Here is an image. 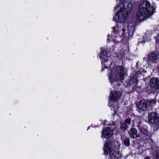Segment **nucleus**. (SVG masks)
Instances as JSON below:
<instances>
[{
    "label": "nucleus",
    "mask_w": 159,
    "mask_h": 159,
    "mask_svg": "<svg viewBox=\"0 0 159 159\" xmlns=\"http://www.w3.org/2000/svg\"><path fill=\"white\" fill-rule=\"evenodd\" d=\"M114 17L113 18V20L116 22H119L117 26L112 28L113 33L116 34L114 37H118L120 35L127 37V34L129 35L131 32H132L133 28L131 23H128L126 22L122 23L123 21H116L114 19Z\"/></svg>",
    "instance_id": "3"
},
{
    "label": "nucleus",
    "mask_w": 159,
    "mask_h": 159,
    "mask_svg": "<svg viewBox=\"0 0 159 159\" xmlns=\"http://www.w3.org/2000/svg\"><path fill=\"white\" fill-rule=\"evenodd\" d=\"M156 103L155 100L152 99L149 100H142L139 101L137 104L139 111H145L147 110L150 106H154Z\"/></svg>",
    "instance_id": "7"
},
{
    "label": "nucleus",
    "mask_w": 159,
    "mask_h": 159,
    "mask_svg": "<svg viewBox=\"0 0 159 159\" xmlns=\"http://www.w3.org/2000/svg\"><path fill=\"white\" fill-rule=\"evenodd\" d=\"M114 34H112V36H113V35H114Z\"/></svg>",
    "instance_id": "23"
},
{
    "label": "nucleus",
    "mask_w": 159,
    "mask_h": 159,
    "mask_svg": "<svg viewBox=\"0 0 159 159\" xmlns=\"http://www.w3.org/2000/svg\"><path fill=\"white\" fill-rule=\"evenodd\" d=\"M129 134L132 138H135L137 137V130L134 128H132L129 131Z\"/></svg>",
    "instance_id": "13"
},
{
    "label": "nucleus",
    "mask_w": 159,
    "mask_h": 159,
    "mask_svg": "<svg viewBox=\"0 0 159 159\" xmlns=\"http://www.w3.org/2000/svg\"><path fill=\"white\" fill-rule=\"evenodd\" d=\"M108 39H110V38H108Z\"/></svg>",
    "instance_id": "22"
},
{
    "label": "nucleus",
    "mask_w": 159,
    "mask_h": 159,
    "mask_svg": "<svg viewBox=\"0 0 159 159\" xmlns=\"http://www.w3.org/2000/svg\"><path fill=\"white\" fill-rule=\"evenodd\" d=\"M113 41H114V42H115V39H113Z\"/></svg>",
    "instance_id": "21"
},
{
    "label": "nucleus",
    "mask_w": 159,
    "mask_h": 159,
    "mask_svg": "<svg viewBox=\"0 0 159 159\" xmlns=\"http://www.w3.org/2000/svg\"><path fill=\"white\" fill-rule=\"evenodd\" d=\"M130 120L129 119H126L125 120V122L128 124L130 125Z\"/></svg>",
    "instance_id": "17"
},
{
    "label": "nucleus",
    "mask_w": 159,
    "mask_h": 159,
    "mask_svg": "<svg viewBox=\"0 0 159 159\" xmlns=\"http://www.w3.org/2000/svg\"><path fill=\"white\" fill-rule=\"evenodd\" d=\"M150 85L152 87L158 89L159 88V80L157 78L151 79L150 81Z\"/></svg>",
    "instance_id": "12"
},
{
    "label": "nucleus",
    "mask_w": 159,
    "mask_h": 159,
    "mask_svg": "<svg viewBox=\"0 0 159 159\" xmlns=\"http://www.w3.org/2000/svg\"><path fill=\"white\" fill-rule=\"evenodd\" d=\"M111 144L106 142L103 149L105 154H108L111 159H120L122 157L121 153L119 151H116L111 149Z\"/></svg>",
    "instance_id": "5"
},
{
    "label": "nucleus",
    "mask_w": 159,
    "mask_h": 159,
    "mask_svg": "<svg viewBox=\"0 0 159 159\" xmlns=\"http://www.w3.org/2000/svg\"><path fill=\"white\" fill-rule=\"evenodd\" d=\"M111 71H110L108 73L110 74L109 76V79H114L115 77L116 79L119 80H124V76L126 74V71L121 66H119L116 67L114 70L112 72V74H110Z\"/></svg>",
    "instance_id": "4"
},
{
    "label": "nucleus",
    "mask_w": 159,
    "mask_h": 159,
    "mask_svg": "<svg viewBox=\"0 0 159 159\" xmlns=\"http://www.w3.org/2000/svg\"><path fill=\"white\" fill-rule=\"evenodd\" d=\"M145 159H150V158L149 157H146L145 158Z\"/></svg>",
    "instance_id": "20"
},
{
    "label": "nucleus",
    "mask_w": 159,
    "mask_h": 159,
    "mask_svg": "<svg viewBox=\"0 0 159 159\" xmlns=\"http://www.w3.org/2000/svg\"><path fill=\"white\" fill-rule=\"evenodd\" d=\"M124 144L126 146H128L130 144L129 140V139L127 138L124 140Z\"/></svg>",
    "instance_id": "15"
},
{
    "label": "nucleus",
    "mask_w": 159,
    "mask_h": 159,
    "mask_svg": "<svg viewBox=\"0 0 159 159\" xmlns=\"http://www.w3.org/2000/svg\"><path fill=\"white\" fill-rule=\"evenodd\" d=\"M141 73L140 71H137L136 73V75L137 76H138L139 75H141Z\"/></svg>",
    "instance_id": "19"
},
{
    "label": "nucleus",
    "mask_w": 159,
    "mask_h": 159,
    "mask_svg": "<svg viewBox=\"0 0 159 159\" xmlns=\"http://www.w3.org/2000/svg\"><path fill=\"white\" fill-rule=\"evenodd\" d=\"M120 3L117 6L115 9L118 10L120 9L118 12L116 13L114 19L116 21H123L127 19L132 7V4L130 2L127 3Z\"/></svg>",
    "instance_id": "2"
},
{
    "label": "nucleus",
    "mask_w": 159,
    "mask_h": 159,
    "mask_svg": "<svg viewBox=\"0 0 159 159\" xmlns=\"http://www.w3.org/2000/svg\"><path fill=\"white\" fill-rule=\"evenodd\" d=\"M155 8L151 7L150 3L147 1L140 2L137 12L136 19L139 22L142 21L152 15Z\"/></svg>",
    "instance_id": "1"
},
{
    "label": "nucleus",
    "mask_w": 159,
    "mask_h": 159,
    "mask_svg": "<svg viewBox=\"0 0 159 159\" xmlns=\"http://www.w3.org/2000/svg\"><path fill=\"white\" fill-rule=\"evenodd\" d=\"M121 95V92L117 91L112 92L110 94L109 98L112 101H115L118 100Z\"/></svg>",
    "instance_id": "11"
},
{
    "label": "nucleus",
    "mask_w": 159,
    "mask_h": 159,
    "mask_svg": "<svg viewBox=\"0 0 159 159\" xmlns=\"http://www.w3.org/2000/svg\"><path fill=\"white\" fill-rule=\"evenodd\" d=\"M113 131L112 129L109 127L105 128L103 129L102 132V137L107 138L111 137L113 134Z\"/></svg>",
    "instance_id": "10"
},
{
    "label": "nucleus",
    "mask_w": 159,
    "mask_h": 159,
    "mask_svg": "<svg viewBox=\"0 0 159 159\" xmlns=\"http://www.w3.org/2000/svg\"><path fill=\"white\" fill-rule=\"evenodd\" d=\"M110 54L107 52L105 50H102L100 57L102 59L101 63L102 65L101 71H102L104 67L109 68L112 63V62L110 61Z\"/></svg>",
    "instance_id": "6"
},
{
    "label": "nucleus",
    "mask_w": 159,
    "mask_h": 159,
    "mask_svg": "<svg viewBox=\"0 0 159 159\" xmlns=\"http://www.w3.org/2000/svg\"><path fill=\"white\" fill-rule=\"evenodd\" d=\"M148 120L155 126H159V116L158 114L154 112L150 113L148 116Z\"/></svg>",
    "instance_id": "8"
},
{
    "label": "nucleus",
    "mask_w": 159,
    "mask_h": 159,
    "mask_svg": "<svg viewBox=\"0 0 159 159\" xmlns=\"http://www.w3.org/2000/svg\"><path fill=\"white\" fill-rule=\"evenodd\" d=\"M154 159H159V152H155L154 154Z\"/></svg>",
    "instance_id": "16"
},
{
    "label": "nucleus",
    "mask_w": 159,
    "mask_h": 159,
    "mask_svg": "<svg viewBox=\"0 0 159 159\" xmlns=\"http://www.w3.org/2000/svg\"><path fill=\"white\" fill-rule=\"evenodd\" d=\"M147 40V39L146 38V36H143V40L142 43H144Z\"/></svg>",
    "instance_id": "18"
},
{
    "label": "nucleus",
    "mask_w": 159,
    "mask_h": 159,
    "mask_svg": "<svg viewBox=\"0 0 159 159\" xmlns=\"http://www.w3.org/2000/svg\"><path fill=\"white\" fill-rule=\"evenodd\" d=\"M159 53L153 52L148 56V59L147 61L148 64L153 66V64L159 61Z\"/></svg>",
    "instance_id": "9"
},
{
    "label": "nucleus",
    "mask_w": 159,
    "mask_h": 159,
    "mask_svg": "<svg viewBox=\"0 0 159 159\" xmlns=\"http://www.w3.org/2000/svg\"><path fill=\"white\" fill-rule=\"evenodd\" d=\"M128 126L127 125L125 124H121L120 126V129L122 130H125L127 129Z\"/></svg>",
    "instance_id": "14"
}]
</instances>
